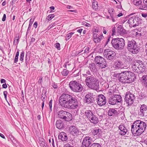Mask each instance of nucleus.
<instances>
[{
    "instance_id": "nucleus-1",
    "label": "nucleus",
    "mask_w": 147,
    "mask_h": 147,
    "mask_svg": "<svg viewBox=\"0 0 147 147\" xmlns=\"http://www.w3.org/2000/svg\"><path fill=\"white\" fill-rule=\"evenodd\" d=\"M59 102L62 106L67 109H74L78 107L77 98L74 95L63 94L59 97Z\"/></svg>"
},
{
    "instance_id": "nucleus-2",
    "label": "nucleus",
    "mask_w": 147,
    "mask_h": 147,
    "mask_svg": "<svg viewBox=\"0 0 147 147\" xmlns=\"http://www.w3.org/2000/svg\"><path fill=\"white\" fill-rule=\"evenodd\" d=\"M147 125L145 122L137 120L131 125V131L133 134L138 136L144 131Z\"/></svg>"
},
{
    "instance_id": "nucleus-3",
    "label": "nucleus",
    "mask_w": 147,
    "mask_h": 147,
    "mask_svg": "<svg viewBox=\"0 0 147 147\" xmlns=\"http://www.w3.org/2000/svg\"><path fill=\"white\" fill-rule=\"evenodd\" d=\"M135 76L133 73L129 71H125L122 72L119 81L124 83H130L134 81Z\"/></svg>"
},
{
    "instance_id": "nucleus-4",
    "label": "nucleus",
    "mask_w": 147,
    "mask_h": 147,
    "mask_svg": "<svg viewBox=\"0 0 147 147\" xmlns=\"http://www.w3.org/2000/svg\"><path fill=\"white\" fill-rule=\"evenodd\" d=\"M90 73L89 71H88V72H87V73H88V75H84L86 77V84L89 88L92 89H96L98 87L97 83V80L92 75L90 74L89 73Z\"/></svg>"
},
{
    "instance_id": "nucleus-5",
    "label": "nucleus",
    "mask_w": 147,
    "mask_h": 147,
    "mask_svg": "<svg viewBox=\"0 0 147 147\" xmlns=\"http://www.w3.org/2000/svg\"><path fill=\"white\" fill-rule=\"evenodd\" d=\"M111 43L112 47L117 50L123 49L125 45L124 40L123 38H113L112 39Z\"/></svg>"
},
{
    "instance_id": "nucleus-6",
    "label": "nucleus",
    "mask_w": 147,
    "mask_h": 147,
    "mask_svg": "<svg viewBox=\"0 0 147 147\" xmlns=\"http://www.w3.org/2000/svg\"><path fill=\"white\" fill-rule=\"evenodd\" d=\"M127 49L130 52L134 54L137 53L139 49L136 42L133 39L128 40Z\"/></svg>"
},
{
    "instance_id": "nucleus-7",
    "label": "nucleus",
    "mask_w": 147,
    "mask_h": 147,
    "mask_svg": "<svg viewBox=\"0 0 147 147\" xmlns=\"http://www.w3.org/2000/svg\"><path fill=\"white\" fill-rule=\"evenodd\" d=\"M71 89L74 92H80L83 89V87L81 84L76 80L71 81L69 84Z\"/></svg>"
},
{
    "instance_id": "nucleus-8",
    "label": "nucleus",
    "mask_w": 147,
    "mask_h": 147,
    "mask_svg": "<svg viewBox=\"0 0 147 147\" xmlns=\"http://www.w3.org/2000/svg\"><path fill=\"white\" fill-rule=\"evenodd\" d=\"M94 61L96 65L101 68H105L107 65V64L105 59L100 56H96L94 58Z\"/></svg>"
},
{
    "instance_id": "nucleus-9",
    "label": "nucleus",
    "mask_w": 147,
    "mask_h": 147,
    "mask_svg": "<svg viewBox=\"0 0 147 147\" xmlns=\"http://www.w3.org/2000/svg\"><path fill=\"white\" fill-rule=\"evenodd\" d=\"M117 28L115 26L112 28V35H118L119 34L123 35L126 33L125 30L123 29V27L121 25H117Z\"/></svg>"
},
{
    "instance_id": "nucleus-10",
    "label": "nucleus",
    "mask_w": 147,
    "mask_h": 147,
    "mask_svg": "<svg viewBox=\"0 0 147 147\" xmlns=\"http://www.w3.org/2000/svg\"><path fill=\"white\" fill-rule=\"evenodd\" d=\"M108 98L109 103L112 105L116 104L117 103L121 102L122 100L121 96L119 94H115L114 96H109Z\"/></svg>"
},
{
    "instance_id": "nucleus-11",
    "label": "nucleus",
    "mask_w": 147,
    "mask_h": 147,
    "mask_svg": "<svg viewBox=\"0 0 147 147\" xmlns=\"http://www.w3.org/2000/svg\"><path fill=\"white\" fill-rule=\"evenodd\" d=\"M125 97V101L128 105H130L133 103L135 99V96L133 94L129 92H126Z\"/></svg>"
},
{
    "instance_id": "nucleus-12",
    "label": "nucleus",
    "mask_w": 147,
    "mask_h": 147,
    "mask_svg": "<svg viewBox=\"0 0 147 147\" xmlns=\"http://www.w3.org/2000/svg\"><path fill=\"white\" fill-rule=\"evenodd\" d=\"M105 51V56L108 60L111 61L114 59L116 58V53H115L110 49H107Z\"/></svg>"
},
{
    "instance_id": "nucleus-13",
    "label": "nucleus",
    "mask_w": 147,
    "mask_h": 147,
    "mask_svg": "<svg viewBox=\"0 0 147 147\" xmlns=\"http://www.w3.org/2000/svg\"><path fill=\"white\" fill-rule=\"evenodd\" d=\"M139 18L133 16L129 18L127 22L129 24L130 27H135L139 24Z\"/></svg>"
},
{
    "instance_id": "nucleus-14",
    "label": "nucleus",
    "mask_w": 147,
    "mask_h": 147,
    "mask_svg": "<svg viewBox=\"0 0 147 147\" xmlns=\"http://www.w3.org/2000/svg\"><path fill=\"white\" fill-rule=\"evenodd\" d=\"M138 115L141 116L147 115V106L144 104L141 105L140 109L138 111Z\"/></svg>"
},
{
    "instance_id": "nucleus-15",
    "label": "nucleus",
    "mask_w": 147,
    "mask_h": 147,
    "mask_svg": "<svg viewBox=\"0 0 147 147\" xmlns=\"http://www.w3.org/2000/svg\"><path fill=\"white\" fill-rule=\"evenodd\" d=\"M92 139L89 136L85 137L82 141L81 147H89L92 143Z\"/></svg>"
},
{
    "instance_id": "nucleus-16",
    "label": "nucleus",
    "mask_w": 147,
    "mask_h": 147,
    "mask_svg": "<svg viewBox=\"0 0 147 147\" xmlns=\"http://www.w3.org/2000/svg\"><path fill=\"white\" fill-rule=\"evenodd\" d=\"M96 100L98 105L100 106L104 105L106 102V98L102 94L99 95L96 98Z\"/></svg>"
},
{
    "instance_id": "nucleus-17",
    "label": "nucleus",
    "mask_w": 147,
    "mask_h": 147,
    "mask_svg": "<svg viewBox=\"0 0 147 147\" xmlns=\"http://www.w3.org/2000/svg\"><path fill=\"white\" fill-rule=\"evenodd\" d=\"M69 131L70 133L73 136H75L79 134V129L74 125H71L69 128Z\"/></svg>"
},
{
    "instance_id": "nucleus-18",
    "label": "nucleus",
    "mask_w": 147,
    "mask_h": 147,
    "mask_svg": "<svg viewBox=\"0 0 147 147\" xmlns=\"http://www.w3.org/2000/svg\"><path fill=\"white\" fill-rule=\"evenodd\" d=\"M119 134L121 135H124L128 132L127 129L125 127L124 124L121 123L119 126Z\"/></svg>"
},
{
    "instance_id": "nucleus-19",
    "label": "nucleus",
    "mask_w": 147,
    "mask_h": 147,
    "mask_svg": "<svg viewBox=\"0 0 147 147\" xmlns=\"http://www.w3.org/2000/svg\"><path fill=\"white\" fill-rule=\"evenodd\" d=\"M92 134L96 138H100L102 136V131L99 128H96L91 131Z\"/></svg>"
},
{
    "instance_id": "nucleus-20",
    "label": "nucleus",
    "mask_w": 147,
    "mask_h": 147,
    "mask_svg": "<svg viewBox=\"0 0 147 147\" xmlns=\"http://www.w3.org/2000/svg\"><path fill=\"white\" fill-rule=\"evenodd\" d=\"M103 37L102 34L99 35L96 33H94L93 36V40L96 43L100 42Z\"/></svg>"
},
{
    "instance_id": "nucleus-21",
    "label": "nucleus",
    "mask_w": 147,
    "mask_h": 147,
    "mask_svg": "<svg viewBox=\"0 0 147 147\" xmlns=\"http://www.w3.org/2000/svg\"><path fill=\"white\" fill-rule=\"evenodd\" d=\"M84 99L88 104L91 103L93 102L94 98L92 97L90 93H89L86 95Z\"/></svg>"
},
{
    "instance_id": "nucleus-22",
    "label": "nucleus",
    "mask_w": 147,
    "mask_h": 147,
    "mask_svg": "<svg viewBox=\"0 0 147 147\" xmlns=\"http://www.w3.org/2000/svg\"><path fill=\"white\" fill-rule=\"evenodd\" d=\"M58 137L59 139H60L63 141H66L67 139L66 134L63 132H61L59 135Z\"/></svg>"
},
{
    "instance_id": "nucleus-23",
    "label": "nucleus",
    "mask_w": 147,
    "mask_h": 147,
    "mask_svg": "<svg viewBox=\"0 0 147 147\" xmlns=\"http://www.w3.org/2000/svg\"><path fill=\"white\" fill-rule=\"evenodd\" d=\"M63 119L66 121H69L72 119V115L69 112L66 111Z\"/></svg>"
},
{
    "instance_id": "nucleus-24",
    "label": "nucleus",
    "mask_w": 147,
    "mask_h": 147,
    "mask_svg": "<svg viewBox=\"0 0 147 147\" xmlns=\"http://www.w3.org/2000/svg\"><path fill=\"white\" fill-rule=\"evenodd\" d=\"M141 81L142 85L146 88H147V76L144 75L141 78Z\"/></svg>"
},
{
    "instance_id": "nucleus-25",
    "label": "nucleus",
    "mask_w": 147,
    "mask_h": 147,
    "mask_svg": "<svg viewBox=\"0 0 147 147\" xmlns=\"http://www.w3.org/2000/svg\"><path fill=\"white\" fill-rule=\"evenodd\" d=\"M91 122L94 124H97L98 122V119L95 115H94L89 119Z\"/></svg>"
},
{
    "instance_id": "nucleus-26",
    "label": "nucleus",
    "mask_w": 147,
    "mask_h": 147,
    "mask_svg": "<svg viewBox=\"0 0 147 147\" xmlns=\"http://www.w3.org/2000/svg\"><path fill=\"white\" fill-rule=\"evenodd\" d=\"M94 115L92 112L90 110H86L84 113V115L89 119Z\"/></svg>"
},
{
    "instance_id": "nucleus-27",
    "label": "nucleus",
    "mask_w": 147,
    "mask_h": 147,
    "mask_svg": "<svg viewBox=\"0 0 147 147\" xmlns=\"http://www.w3.org/2000/svg\"><path fill=\"white\" fill-rule=\"evenodd\" d=\"M56 126L59 129H61L63 127V124L62 121L59 120L57 121Z\"/></svg>"
},
{
    "instance_id": "nucleus-28",
    "label": "nucleus",
    "mask_w": 147,
    "mask_h": 147,
    "mask_svg": "<svg viewBox=\"0 0 147 147\" xmlns=\"http://www.w3.org/2000/svg\"><path fill=\"white\" fill-rule=\"evenodd\" d=\"M114 65L115 67L116 68L121 69L123 67L122 62L118 61L115 62Z\"/></svg>"
},
{
    "instance_id": "nucleus-29",
    "label": "nucleus",
    "mask_w": 147,
    "mask_h": 147,
    "mask_svg": "<svg viewBox=\"0 0 147 147\" xmlns=\"http://www.w3.org/2000/svg\"><path fill=\"white\" fill-rule=\"evenodd\" d=\"M116 90L114 89L113 87H111V88L109 90L107 94H109V96H111L113 95V96H114L115 94H116Z\"/></svg>"
},
{
    "instance_id": "nucleus-30",
    "label": "nucleus",
    "mask_w": 147,
    "mask_h": 147,
    "mask_svg": "<svg viewBox=\"0 0 147 147\" xmlns=\"http://www.w3.org/2000/svg\"><path fill=\"white\" fill-rule=\"evenodd\" d=\"M117 113V111L115 109L111 108L108 111V114L109 116H112L116 114Z\"/></svg>"
},
{
    "instance_id": "nucleus-31",
    "label": "nucleus",
    "mask_w": 147,
    "mask_h": 147,
    "mask_svg": "<svg viewBox=\"0 0 147 147\" xmlns=\"http://www.w3.org/2000/svg\"><path fill=\"white\" fill-rule=\"evenodd\" d=\"M65 111H59L58 113L57 117L60 118H62L63 119V117L65 115Z\"/></svg>"
},
{
    "instance_id": "nucleus-32",
    "label": "nucleus",
    "mask_w": 147,
    "mask_h": 147,
    "mask_svg": "<svg viewBox=\"0 0 147 147\" xmlns=\"http://www.w3.org/2000/svg\"><path fill=\"white\" fill-rule=\"evenodd\" d=\"M92 7L93 9L95 11L98 9V2L96 1H93L92 3Z\"/></svg>"
},
{
    "instance_id": "nucleus-33",
    "label": "nucleus",
    "mask_w": 147,
    "mask_h": 147,
    "mask_svg": "<svg viewBox=\"0 0 147 147\" xmlns=\"http://www.w3.org/2000/svg\"><path fill=\"white\" fill-rule=\"evenodd\" d=\"M89 67L92 71H95L96 69V65L94 63L90 64Z\"/></svg>"
},
{
    "instance_id": "nucleus-34",
    "label": "nucleus",
    "mask_w": 147,
    "mask_h": 147,
    "mask_svg": "<svg viewBox=\"0 0 147 147\" xmlns=\"http://www.w3.org/2000/svg\"><path fill=\"white\" fill-rule=\"evenodd\" d=\"M138 65H139L138 63H135L134 62V63L133 64V65L132 66V68L133 69V70L134 71H138L137 70V67L136 66H138Z\"/></svg>"
},
{
    "instance_id": "nucleus-35",
    "label": "nucleus",
    "mask_w": 147,
    "mask_h": 147,
    "mask_svg": "<svg viewBox=\"0 0 147 147\" xmlns=\"http://www.w3.org/2000/svg\"><path fill=\"white\" fill-rule=\"evenodd\" d=\"M133 3L136 5L139 6L142 3L141 0H134Z\"/></svg>"
},
{
    "instance_id": "nucleus-36",
    "label": "nucleus",
    "mask_w": 147,
    "mask_h": 147,
    "mask_svg": "<svg viewBox=\"0 0 147 147\" xmlns=\"http://www.w3.org/2000/svg\"><path fill=\"white\" fill-rule=\"evenodd\" d=\"M123 58H125L127 62H128L129 63H131V62L132 60V59L130 56H125V57Z\"/></svg>"
},
{
    "instance_id": "nucleus-37",
    "label": "nucleus",
    "mask_w": 147,
    "mask_h": 147,
    "mask_svg": "<svg viewBox=\"0 0 147 147\" xmlns=\"http://www.w3.org/2000/svg\"><path fill=\"white\" fill-rule=\"evenodd\" d=\"M143 3L144 4V5L142 6V9L144 10H147V0H144Z\"/></svg>"
},
{
    "instance_id": "nucleus-38",
    "label": "nucleus",
    "mask_w": 147,
    "mask_h": 147,
    "mask_svg": "<svg viewBox=\"0 0 147 147\" xmlns=\"http://www.w3.org/2000/svg\"><path fill=\"white\" fill-rule=\"evenodd\" d=\"M135 63H137L139 65H138V66H136L137 67V68L139 69H141V68H142V65L141 64H140V63H142V61H141L140 60H136L135 61Z\"/></svg>"
},
{
    "instance_id": "nucleus-39",
    "label": "nucleus",
    "mask_w": 147,
    "mask_h": 147,
    "mask_svg": "<svg viewBox=\"0 0 147 147\" xmlns=\"http://www.w3.org/2000/svg\"><path fill=\"white\" fill-rule=\"evenodd\" d=\"M90 147H101V146L99 143H94L92 144Z\"/></svg>"
},
{
    "instance_id": "nucleus-40",
    "label": "nucleus",
    "mask_w": 147,
    "mask_h": 147,
    "mask_svg": "<svg viewBox=\"0 0 147 147\" xmlns=\"http://www.w3.org/2000/svg\"><path fill=\"white\" fill-rule=\"evenodd\" d=\"M69 73V71L66 69H64L62 72H61L62 74L64 76H66L68 75Z\"/></svg>"
},
{
    "instance_id": "nucleus-41",
    "label": "nucleus",
    "mask_w": 147,
    "mask_h": 147,
    "mask_svg": "<svg viewBox=\"0 0 147 147\" xmlns=\"http://www.w3.org/2000/svg\"><path fill=\"white\" fill-rule=\"evenodd\" d=\"M55 17V15L54 14H50L47 17L46 20H51L52 18Z\"/></svg>"
},
{
    "instance_id": "nucleus-42",
    "label": "nucleus",
    "mask_w": 147,
    "mask_h": 147,
    "mask_svg": "<svg viewBox=\"0 0 147 147\" xmlns=\"http://www.w3.org/2000/svg\"><path fill=\"white\" fill-rule=\"evenodd\" d=\"M74 33L72 32H71L67 34L66 36V40H69L71 37Z\"/></svg>"
},
{
    "instance_id": "nucleus-43",
    "label": "nucleus",
    "mask_w": 147,
    "mask_h": 147,
    "mask_svg": "<svg viewBox=\"0 0 147 147\" xmlns=\"http://www.w3.org/2000/svg\"><path fill=\"white\" fill-rule=\"evenodd\" d=\"M108 11L109 13H110V16L111 15H115V14L113 13L114 9L112 8H110L108 9Z\"/></svg>"
},
{
    "instance_id": "nucleus-44",
    "label": "nucleus",
    "mask_w": 147,
    "mask_h": 147,
    "mask_svg": "<svg viewBox=\"0 0 147 147\" xmlns=\"http://www.w3.org/2000/svg\"><path fill=\"white\" fill-rule=\"evenodd\" d=\"M24 55V53L23 51H22L20 55V60L21 61H23Z\"/></svg>"
},
{
    "instance_id": "nucleus-45",
    "label": "nucleus",
    "mask_w": 147,
    "mask_h": 147,
    "mask_svg": "<svg viewBox=\"0 0 147 147\" xmlns=\"http://www.w3.org/2000/svg\"><path fill=\"white\" fill-rule=\"evenodd\" d=\"M28 53H26V58H25V63L26 64L29 61V56L28 55Z\"/></svg>"
},
{
    "instance_id": "nucleus-46",
    "label": "nucleus",
    "mask_w": 147,
    "mask_h": 147,
    "mask_svg": "<svg viewBox=\"0 0 147 147\" xmlns=\"http://www.w3.org/2000/svg\"><path fill=\"white\" fill-rule=\"evenodd\" d=\"M33 22V20L32 19H31L30 20L29 22V25L28 27V31L30 30V27L32 26V22Z\"/></svg>"
},
{
    "instance_id": "nucleus-47",
    "label": "nucleus",
    "mask_w": 147,
    "mask_h": 147,
    "mask_svg": "<svg viewBox=\"0 0 147 147\" xmlns=\"http://www.w3.org/2000/svg\"><path fill=\"white\" fill-rule=\"evenodd\" d=\"M122 72L121 73H115L114 74V76L117 78H118V79H119L120 78L121 75H122Z\"/></svg>"
},
{
    "instance_id": "nucleus-48",
    "label": "nucleus",
    "mask_w": 147,
    "mask_h": 147,
    "mask_svg": "<svg viewBox=\"0 0 147 147\" xmlns=\"http://www.w3.org/2000/svg\"><path fill=\"white\" fill-rule=\"evenodd\" d=\"M52 100H51L49 102V111L51 112L52 111Z\"/></svg>"
},
{
    "instance_id": "nucleus-49",
    "label": "nucleus",
    "mask_w": 147,
    "mask_h": 147,
    "mask_svg": "<svg viewBox=\"0 0 147 147\" xmlns=\"http://www.w3.org/2000/svg\"><path fill=\"white\" fill-rule=\"evenodd\" d=\"M56 48H57L58 50H60V45L59 43H56Z\"/></svg>"
},
{
    "instance_id": "nucleus-50",
    "label": "nucleus",
    "mask_w": 147,
    "mask_h": 147,
    "mask_svg": "<svg viewBox=\"0 0 147 147\" xmlns=\"http://www.w3.org/2000/svg\"><path fill=\"white\" fill-rule=\"evenodd\" d=\"M89 48L88 47H87L84 50V53L85 54L88 53H89Z\"/></svg>"
},
{
    "instance_id": "nucleus-51",
    "label": "nucleus",
    "mask_w": 147,
    "mask_h": 147,
    "mask_svg": "<svg viewBox=\"0 0 147 147\" xmlns=\"http://www.w3.org/2000/svg\"><path fill=\"white\" fill-rule=\"evenodd\" d=\"M146 96V95L143 93L141 94L140 96V98L141 99H142L145 98Z\"/></svg>"
},
{
    "instance_id": "nucleus-52",
    "label": "nucleus",
    "mask_w": 147,
    "mask_h": 147,
    "mask_svg": "<svg viewBox=\"0 0 147 147\" xmlns=\"http://www.w3.org/2000/svg\"><path fill=\"white\" fill-rule=\"evenodd\" d=\"M19 38L17 37H16L15 38V40H14V43H16L18 44L19 42Z\"/></svg>"
},
{
    "instance_id": "nucleus-53",
    "label": "nucleus",
    "mask_w": 147,
    "mask_h": 147,
    "mask_svg": "<svg viewBox=\"0 0 147 147\" xmlns=\"http://www.w3.org/2000/svg\"><path fill=\"white\" fill-rule=\"evenodd\" d=\"M111 38V36H109L108 37V39H107V40L106 41V42L105 43V45H107L108 44V43L109 41H110Z\"/></svg>"
},
{
    "instance_id": "nucleus-54",
    "label": "nucleus",
    "mask_w": 147,
    "mask_h": 147,
    "mask_svg": "<svg viewBox=\"0 0 147 147\" xmlns=\"http://www.w3.org/2000/svg\"><path fill=\"white\" fill-rule=\"evenodd\" d=\"M7 91H4L3 92V94L5 96V99H7Z\"/></svg>"
},
{
    "instance_id": "nucleus-55",
    "label": "nucleus",
    "mask_w": 147,
    "mask_h": 147,
    "mask_svg": "<svg viewBox=\"0 0 147 147\" xmlns=\"http://www.w3.org/2000/svg\"><path fill=\"white\" fill-rule=\"evenodd\" d=\"M6 18V15L5 14H3V18L2 20L3 21H5Z\"/></svg>"
},
{
    "instance_id": "nucleus-56",
    "label": "nucleus",
    "mask_w": 147,
    "mask_h": 147,
    "mask_svg": "<svg viewBox=\"0 0 147 147\" xmlns=\"http://www.w3.org/2000/svg\"><path fill=\"white\" fill-rule=\"evenodd\" d=\"M114 15H111L110 16L111 17V19L112 20V21L113 22H115V21L114 18Z\"/></svg>"
},
{
    "instance_id": "nucleus-57",
    "label": "nucleus",
    "mask_w": 147,
    "mask_h": 147,
    "mask_svg": "<svg viewBox=\"0 0 147 147\" xmlns=\"http://www.w3.org/2000/svg\"><path fill=\"white\" fill-rule=\"evenodd\" d=\"M72 146L69 144H67L64 145V147H72Z\"/></svg>"
},
{
    "instance_id": "nucleus-58",
    "label": "nucleus",
    "mask_w": 147,
    "mask_h": 147,
    "mask_svg": "<svg viewBox=\"0 0 147 147\" xmlns=\"http://www.w3.org/2000/svg\"><path fill=\"white\" fill-rule=\"evenodd\" d=\"M33 26L35 28H37V23L36 22H35L34 23Z\"/></svg>"
},
{
    "instance_id": "nucleus-59",
    "label": "nucleus",
    "mask_w": 147,
    "mask_h": 147,
    "mask_svg": "<svg viewBox=\"0 0 147 147\" xmlns=\"http://www.w3.org/2000/svg\"><path fill=\"white\" fill-rule=\"evenodd\" d=\"M84 25H85V26H86L89 27V26H90V24H89L88 23H87L86 22H85V23H84Z\"/></svg>"
},
{
    "instance_id": "nucleus-60",
    "label": "nucleus",
    "mask_w": 147,
    "mask_h": 147,
    "mask_svg": "<svg viewBox=\"0 0 147 147\" xmlns=\"http://www.w3.org/2000/svg\"><path fill=\"white\" fill-rule=\"evenodd\" d=\"M42 82V78L40 77L39 79L38 80V83L39 84H41Z\"/></svg>"
},
{
    "instance_id": "nucleus-61",
    "label": "nucleus",
    "mask_w": 147,
    "mask_h": 147,
    "mask_svg": "<svg viewBox=\"0 0 147 147\" xmlns=\"http://www.w3.org/2000/svg\"><path fill=\"white\" fill-rule=\"evenodd\" d=\"M18 57H16L15 56L14 62L15 63H16L18 61Z\"/></svg>"
},
{
    "instance_id": "nucleus-62",
    "label": "nucleus",
    "mask_w": 147,
    "mask_h": 147,
    "mask_svg": "<svg viewBox=\"0 0 147 147\" xmlns=\"http://www.w3.org/2000/svg\"><path fill=\"white\" fill-rule=\"evenodd\" d=\"M2 87L3 88H6L7 87V85L6 83L3 84Z\"/></svg>"
},
{
    "instance_id": "nucleus-63",
    "label": "nucleus",
    "mask_w": 147,
    "mask_h": 147,
    "mask_svg": "<svg viewBox=\"0 0 147 147\" xmlns=\"http://www.w3.org/2000/svg\"><path fill=\"white\" fill-rule=\"evenodd\" d=\"M142 16L143 17L146 18L147 17V13H142Z\"/></svg>"
},
{
    "instance_id": "nucleus-64",
    "label": "nucleus",
    "mask_w": 147,
    "mask_h": 147,
    "mask_svg": "<svg viewBox=\"0 0 147 147\" xmlns=\"http://www.w3.org/2000/svg\"><path fill=\"white\" fill-rule=\"evenodd\" d=\"M6 82V80L3 79H1V83H5Z\"/></svg>"
}]
</instances>
